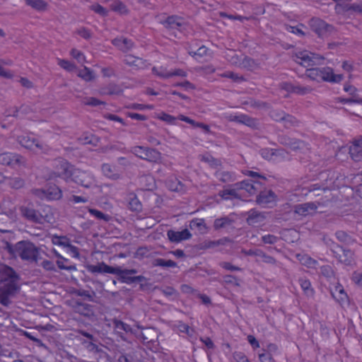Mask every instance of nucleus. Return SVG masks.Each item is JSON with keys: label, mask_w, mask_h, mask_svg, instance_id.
<instances>
[{"label": "nucleus", "mask_w": 362, "mask_h": 362, "mask_svg": "<svg viewBox=\"0 0 362 362\" xmlns=\"http://www.w3.org/2000/svg\"><path fill=\"white\" fill-rule=\"evenodd\" d=\"M162 23L167 28L178 29L183 25L184 19L177 16H168Z\"/></svg>", "instance_id": "27"}, {"label": "nucleus", "mask_w": 362, "mask_h": 362, "mask_svg": "<svg viewBox=\"0 0 362 362\" xmlns=\"http://www.w3.org/2000/svg\"><path fill=\"white\" fill-rule=\"evenodd\" d=\"M4 185H8L13 189H20L24 185V180L19 177H6Z\"/></svg>", "instance_id": "42"}, {"label": "nucleus", "mask_w": 362, "mask_h": 362, "mask_svg": "<svg viewBox=\"0 0 362 362\" xmlns=\"http://www.w3.org/2000/svg\"><path fill=\"white\" fill-rule=\"evenodd\" d=\"M284 149H272V148H262L260 150L262 157L268 160H275L276 157L281 156H284L285 153Z\"/></svg>", "instance_id": "25"}, {"label": "nucleus", "mask_w": 362, "mask_h": 362, "mask_svg": "<svg viewBox=\"0 0 362 362\" xmlns=\"http://www.w3.org/2000/svg\"><path fill=\"white\" fill-rule=\"evenodd\" d=\"M17 140L18 143L23 147L34 150L35 148L43 151L42 145L31 134L26 135L18 136Z\"/></svg>", "instance_id": "14"}, {"label": "nucleus", "mask_w": 362, "mask_h": 362, "mask_svg": "<svg viewBox=\"0 0 362 362\" xmlns=\"http://www.w3.org/2000/svg\"><path fill=\"white\" fill-rule=\"evenodd\" d=\"M155 265L161 267H175L177 266V263L171 259L166 260L159 258L155 260Z\"/></svg>", "instance_id": "57"}, {"label": "nucleus", "mask_w": 362, "mask_h": 362, "mask_svg": "<svg viewBox=\"0 0 362 362\" xmlns=\"http://www.w3.org/2000/svg\"><path fill=\"white\" fill-rule=\"evenodd\" d=\"M16 250L23 260L37 262L40 256L39 249L30 242H18L16 245Z\"/></svg>", "instance_id": "4"}, {"label": "nucleus", "mask_w": 362, "mask_h": 362, "mask_svg": "<svg viewBox=\"0 0 362 362\" xmlns=\"http://www.w3.org/2000/svg\"><path fill=\"white\" fill-rule=\"evenodd\" d=\"M152 72L154 75L163 78H170V71H168L166 67L164 66H160L156 67L153 66L152 68Z\"/></svg>", "instance_id": "47"}, {"label": "nucleus", "mask_w": 362, "mask_h": 362, "mask_svg": "<svg viewBox=\"0 0 362 362\" xmlns=\"http://www.w3.org/2000/svg\"><path fill=\"white\" fill-rule=\"evenodd\" d=\"M259 359L260 362H275L272 354L269 352H264L259 354Z\"/></svg>", "instance_id": "63"}, {"label": "nucleus", "mask_w": 362, "mask_h": 362, "mask_svg": "<svg viewBox=\"0 0 362 362\" xmlns=\"http://www.w3.org/2000/svg\"><path fill=\"white\" fill-rule=\"evenodd\" d=\"M20 210L24 218L35 223H51L54 219L52 208L49 206H43L40 211L29 206H21Z\"/></svg>", "instance_id": "2"}, {"label": "nucleus", "mask_w": 362, "mask_h": 362, "mask_svg": "<svg viewBox=\"0 0 362 362\" xmlns=\"http://www.w3.org/2000/svg\"><path fill=\"white\" fill-rule=\"evenodd\" d=\"M333 298L340 304L344 303L348 300V296L344 291L343 286L340 284L337 286L332 292Z\"/></svg>", "instance_id": "32"}, {"label": "nucleus", "mask_w": 362, "mask_h": 362, "mask_svg": "<svg viewBox=\"0 0 362 362\" xmlns=\"http://www.w3.org/2000/svg\"><path fill=\"white\" fill-rule=\"evenodd\" d=\"M349 154L354 161H362V139L354 142L349 148Z\"/></svg>", "instance_id": "23"}, {"label": "nucleus", "mask_w": 362, "mask_h": 362, "mask_svg": "<svg viewBox=\"0 0 362 362\" xmlns=\"http://www.w3.org/2000/svg\"><path fill=\"white\" fill-rule=\"evenodd\" d=\"M78 141L83 145L90 144L93 146H97L100 143V139L91 133H86L78 138Z\"/></svg>", "instance_id": "33"}, {"label": "nucleus", "mask_w": 362, "mask_h": 362, "mask_svg": "<svg viewBox=\"0 0 362 362\" xmlns=\"http://www.w3.org/2000/svg\"><path fill=\"white\" fill-rule=\"evenodd\" d=\"M88 270L93 274L100 273L116 274L119 272V269L109 266L105 262H100L95 265H89L88 267Z\"/></svg>", "instance_id": "16"}, {"label": "nucleus", "mask_w": 362, "mask_h": 362, "mask_svg": "<svg viewBox=\"0 0 362 362\" xmlns=\"http://www.w3.org/2000/svg\"><path fill=\"white\" fill-rule=\"evenodd\" d=\"M264 219V216L256 211L255 209H251L249 211L248 217L247 218V222L249 225H255L259 222H261Z\"/></svg>", "instance_id": "38"}, {"label": "nucleus", "mask_w": 362, "mask_h": 362, "mask_svg": "<svg viewBox=\"0 0 362 362\" xmlns=\"http://www.w3.org/2000/svg\"><path fill=\"white\" fill-rule=\"evenodd\" d=\"M69 181H72L86 188H89L95 185V180L91 173L85 170H81L75 168L73 170L71 177Z\"/></svg>", "instance_id": "9"}, {"label": "nucleus", "mask_w": 362, "mask_h": 362, "mask_svg": "<svg viewBox=\"0 0 362 362\" xmlns=\"http://www.w3.org/2000/svg\"><path fill=\"white\" fill-rule=\"evenodd\" d=\"M232 223V221L228 217H221L215 219L214 227L216 230H218L226 227Z\"/></svg>", "instance_id": "52"}, {"label": "nucleus", "mask_w": 362, "mask_h": 362, "mask_svg": "<svg viewBox=\"0 0 362 362\" xmlns=\"http://www.w3.org/2000/svg\"><path fill=\"white\" fill-rule=\"evenodd\" d=\"M189 227L191 229H197L199 232H203L206 229L205 221L204 218H194L190 221Z\"/></svg>", "instance_id": "44"}, {"label": "nucleus", "mask_w": 362, "mask_h": 362, "mask_svg": "<svg viewBox=\"0 0 362 362\" xmlns=\"http://www.w3.org/2000/svg\"><path fill=\"white\" fill-rule=\"evenodd\" d=\"M12 61L10 59L8 60H3L0 59V76H2L4 78H11L13 76V73L10 71L6 70L4 68V65H11Z\"/></svg>", "instance_id": "46"}, {"label": "nucleus", "mask_w": 362, "mask_h": 362, "mask_svg": "<svg viewBox=\"0 0 362 362\" xmlns=\"http://www.w3.org/2000/svg\"><path fill=\"white\" fill-rule=\"evenodd\" d=\"M335 11L338 13L348 12L350 11H354L358 13H362V2L345 5L337 3L335 6Z\"/></svg>", "instance_id": "22"}, {"label": "nucleus", "mask_w": 362, "mask_h": 362, "mask_svg": "<svg viewBox=\"0 0 362 362\" xmlns=\"http://www.w3.org/2000/svg\"><path fill=\"white\" fill-rule=\"evenodd\" d=\"M88 212L91 216H94L98 220H103L105 222H109L111 220V216L110 215L103 214L99 210L88 208Z\"/></svg>", "instance_id": "51"}, {"label": "nucleus", "mask_w": 362, "mask_h": 362, "mask_svg": "<svg viewBox=\"0 0 362 362\" xmlns=\"http://www.w3.org/2000/svg\"><path fill=\"white\" fill-rule=\"evenodd\" d=\"M352 281L358 286H362V273L354 272L351 277Z\"/></svg>", "instance_id": "64"}, {"label": "nucleus", "mask_w": 362, "mask_h": 362, "mask_svg": "<svg viewBox=\"0 0 362 362\" xmlns=\"http://www.w3.org/2000/svg\"><path fill=\"white\" fill-rule=\"evenodd\" d=\"M129 209L132 211H140L142 209V204L135 194L129 202Z\"/></svg>", "instance_id": "54"}, {"label": "nucleus", "mask_w": 362, "mask_h": 362, "mask_svg": "<svg viewBox=\"0 0 362 362\" xmlns=\"http://www.w3.org/2000/svg\"><path fill=\"white\" fill-rule=\"evenodd\" d=\"M33 110L30 105H23L18 109L12 108L5 111L4 113L6 117H16L22 119H28L30 120H35L34 117L32 116Z\"/></svg>", "instance_id": "13"}, {"label": "nucleus", "mask_w": 362, "mask_h": 362, "mask_svg": "<svg viewBox=\"0 0 362 362\" xmlns=\"http://www.w3.org/2000/svg\"><path fill=\"white\" fill-rule=\"evenodd\" d=\"M248 255H255L261 259V260L264 262L268 264H275L276 260L274 257L267 255L264 252L260 250H250L247 252Z\"/></svg>", "instance_id": "36"}, {"label": "nucleus", "mask_w": 362, "mask_h": 362, "mask_svg": "<svg viewBox=\"0 0 362 362\" xmlns=\"http://www.w3.org/2000/svg\"><path fill=\"white\" fill-rule=\"evenodd\" d=\"M167 235L169 240L173 243H179L182 240H189L192 237V234L187 228L181 231L170 230L168 231Z\"/></svg>", "instance_id": "20"}, {"label": "nucleus", "mask_w": 362, "mask_h": 362, "mask_svg": "<svg viewBox=\"0 0 362 362\" xmlns=\"http://www.w3.org/2000/svg\"><path fill=\"white\" fill-rule=\"evenodd\" d=\"M128 109L144 110H153L154 106L149 104H141V103H132L126 107Z\"/></svg>", "instance_id": "59"}, {"label": "nucleus", "mask_w": 362, "mask_h": 362, "mask_svg": "<svg viewBox=\"0 0 362 362\" xmlns=\"http://www.w3.org/2000/svg\"><path fill=\"white\" fill-rule=\"evenodd\" d=\"M276 202V195L272 192H261L257 197V202L264 207H269Z\"/></svg>", "instance_id": "19"}, {"label": "nucleus", "mask_w": 362, "mask_h": 362, "mask_svg": "<svg viewBox=\"0 0 362 362\" xmlns=\"http://www.w3.org/2000/svg\"><path fill=\"white\" fill-rule=\"evenodd\" d=\"M78 75L86 81H91L95 78L93 72L86 66L80 70Z\"/></svg>", "instance_id": "53"}, {"label": "nucleus", "mask_w": 362, "mask_h": 362, "mask_svg": "<svg viewBox=\"0 0 362 362\" xmlns=\"http://www.w3.org/2000/svg\"><path fill=\"white\" fill-rule=\"evenodd\" d=\"M33 193L41 199L59 200L62 197V189L56 185H49L47 189H35Z\"/></svg>", "instance_id": "10"}, {"label": "nucleus", "mask_w": 362, "mask_h": 362, "mask_svg": "<svg viewBox=\"0 0 362 362\" xmlns=\"http://www.w3.org/2000/svg\"><path fill=\"white\" fill-rule=\"evenodd\" d=\"M311 29L319 36L323 37L330 30L331 26L320 18H312L310 21Z\"/></svg>", "instance_id": "15"}, {"label": "nucleus", "mask_w": 362, "mask_h": 362, "mask_svg": "<svg viewBox=\"0 0 362 362\" xmlns=\"http://www.w3.org/2000/svg\"><path fill=\"white\" fill-rule=\"evenodd\" d=\"M20 286L16 279H5L0 284V304L8 306L16 293L19 291Z\"/></svg>", "instance_id": "3"}, {"label": "nucleus", "mask_w": 362, "mask_h": 362, "mask_svg": "<svg viewBox=\"0 0 362 362\" xmlns=\"http://www.w3.org/2000/svg\"><path fill=\"white\" fill-rule=\"evenodd\" d=\"M334 173L332 170H325V171H321L316 177H312L310 180H324L326 182V183L322 184V185H320L318 184L313 185L310 186V188L309 189V192H313L315 190L322 189L323 190L326 189H333L335 188V187H337V185L335 184V180H333L334 179Z\"/></svg>", "instance_id": "7"}, {"label": "nucleus", "mask_w": 362, "mask_h": 362, "mask_svg": "<svg viewBox=\"0 0 362 362\" xmlns=\"http://www.w3.org/2000/svg\"><path fill=\"white\" fill-rule=\"evenodd\" d=\"M343 78L341 74H334L333 69L330 67H323L321 69L320 81L340 82Z\"/></svg>", "instance_id": "18"}, {"label": "nucleus", "mask_w": 362, "mask_h": 362, "mask_svg": "<svg viewBox=\"0 0 362 362\" xmlns=\"http://www.w3.org/2000/svg\"><path fill=\"white\" fill-rule=\"evenodd\" d=\"M57 62L58 64L64 70L73 71L76 69L75 64L69 60L57 58Z\"/></svg>", "instance_id": "56"}, {"label": "nucleus", "mask_w": 362, "mask_h": 362, "mask_svg": "<svg viewBox=\"0 0 362 362\" xmlns=\"http://www.w3.org/2000/svg\"><path fill=\"white\" fill-rule=\"evenodd\" d=\"M25 162L24 158L16 153H0V164L8 165L11 168L20 167Z\"/></svg>", "instance_id": "12"}, {"label": "nucleus", "mask_w": 362, "mask_h": 362, "mask_svg": "<svg viewBox=\"0 0 362 362\" xmlns=\"http://www.w3.org/2000/svg\"><path fill=\"white\" fill-rule=\"evenodd\" d=\"M132 153L136 156L149 162L159 163L161 160V153L153 148L137 146L132 148Z\"/></svg>", "instance_id": "8"}, {"label": "nucleus", "mask_w": 362, "mask_h": 362, "mask_svg": "<svg viewBox=\"0 0 362 362\" xmlns=\"http://www.w3.org/2000/svg\"><path fill=\"white\" fill-rule=\"evenodd\" d=\"M124 88L119 85L115 83H110L107 86L103 87L100 89L99 93L100 95H120L123 93Z\"/></svg>", "instance_id": "26"}, {"label": "nucleus", "mask_w": 362, "mask_h": 362, "mask_svg": "<svg viewBox=\"0 0 362 362\" xmlns=\"http://www.w3.org/2000/svg\"><path fill=\"white\" fill-rule=\"evenodd\" d=\"M90 9L102 16H106L107 15V9L99 4L92 5Z\"/></svg>", "instance_id": "61"}, {"label": "nucleus", "mask_w": 362, "mask_h": 362, "mask_svg": "<svg viewBox=\"0 0 362 362\" xmlns=\"http://www.w3.org/2000/svg\"><path fill=\"white\" fill-rule=\"evenodd\" d=\"M218 195L226 200H232L238 198V195L235 189H224L220 191Z\"/></svg>", "instance_id": "45"}, {"label": "nucleus", "mask_w": 362, "mask_h": 362, "mask_svg": "<svg viewBox=\"0 0 362 362\" xmlns=\"http://www.w3.org/2000/svg\"><path fill=\"white\" fill-rule=\"evenodd\" d=\"M112 43L123 52H127L133 46V42L125 37H116L112 40Z\"/></svg>", "instance_id": "28"}, {"label": "nucleus", "mask_w": 362, "mask_h": 362, "mask_svg": "<svg viewBox=\"0 0 362 362\" xmlns=\"http://www.w3.org/2000/svg\"><path fill=\"white\" fill-rule=\"evenodd\" d=\"M272 117H273L276 121L284 120L286 123H291L292 126H298V122L294 117L289 115H286L284 112H282L279 116H275L274 114H272Z\"/></svg>", "instance_id": "48"}, {"label": "nucleus", "mask_w": 362, "mask_h": 362, "mask_svg": "<svg viewBox=\"0 0 362 362\" xmlns=\"http://www.w3.org/2000/svg\"><path fill=\"white\" fill-rule=\"evenodd\" d=\"M178 119L179 120L185 122L194 127L202 128L205 132V133H209L210 132V127L208 124H206L202 122H196L194 119L184 115H179Z\"/></svg>", "instance_id": "31"}, {"label": "nucleus", "mask_w": 362, "mask_h": 362, "mask_svg": "<svg viewBox=\"0 0 362 362\" xmlns=\"http://www.w3.org/2000/svg\"><path fill=\"white\" fill-rule=\"evenodd\" d=\"M175 329L180 333L185 334L188 336H192L193 329L187 324L182 321H177L175 325Z\"/></svg>", "instance_id": "43"}, {"label": "nucleus", "mask_w": 362, "mask_h": 362, "mask_svg": "<svg viewBox=\"0 0 362 362\" xmlns=\"http://www.w3.org/2000/svg\"><path fill=\"white\" fill-rule=\"evenodd\" d=\"M70 54L79 63H85L86 62L84 54L77 49H72L70 52Z\"/></svg>", "instance_id": "58"}, {"label": "nucleus", "mask_w": 362, "mask_h": 362, "mask_svg": "<svg viewBox=\"0 0 362 362\" xmlns=\"http://www.w3.org/2000/svg\"><path fill=\"white\" fill-rule=\"evenodd\" d=\"M306 75L311 80L320 82L321 78V69L308 68L306 69Z\"/></svg>", "instance_id": "49"}, {"label": "nucleus", "mask_w": 362, "mask_h": 362, "mask_svg": "<svg viewBox=\"0 0 362 362\" xmlns=\"http://www.w3.org/2000/svg\"><path fill=\"white\" fill-rule=\"evenodd\" d=\"M188 53L190 56H192L193 58H194L197 60H199L200 58L203 57H206L210 54V49H208L206 47L202 45L199 47V49L195 51H188Z\"/></svg>", "instance_id": "41"}, {"label": "nucleus", "mask_w": 362, "mask_h": 362, "mask_svg": "<svg viewBox=\"0 0 362 362\" xmlns=\"http://www.w3.org/2000/svg\"><path fill=\"white\" fill-rule=\"evenodd\" d=\"M166 185L170 191L173 192H182L185 189L184 185L177 178L168 180Z\"/></svg>", "instance_id": "40"}, {"label": "nucleus", "mask_w": 362, "mask_h": 362, "mask_svg": "<svg viewBox=\"0 0 362 362\" xmlns=\"http://www.w3.org/2000/svg\"><path fill=\"white\" fill-rule=\"evenodd\" d=\"M280 142L283 144H285V145H289L291 146V148L294 150V151H296L298 149H300L301 148H303L304 146H305V143L303 141H294L293 142H291V143H286L285 141H283V139H281L280 140Z\"/></svg>", "instance_id": "60"}, {"label": "nucleus", "mask_w": 362, "mask_h": 362, "mask_svg": "<svg viewBox=\"0 0 362 362\" xmlns=\"http://www.w3.org/2000/svg\"><path fill=\"white\" fill-rule=\"evenodd\" d=\"M53 244L59 246L70 247L69 240L65 236L54 235L52 237Z\"/></svg>", "instance_id": "55"}, {"label": "nucleus", "mask_w": 362, "mask_h": 362, "mask_svg": "<svg viewBox=\"0 0 362 362\" xmlns=\"http://www.w3.org/2000/svg\"><path fill=\"white\" fill-rule=\"evenodd\" d=\"M233 119L249 127H252L255 124V120L254 119L243 114L235 115Z\"/></svg>", "instance_id": "50"}, {"label": "nucleus", "mask_w": 362, "mask_h": 362, "mask_svg": "<svg viewBox=\"0 0 362 362\" xmlns=\"http://www.w3.org/2000/svg\"><path fill=\"white\" fill-rule=\"evenodd\" d=\"M101 169L103 175L108 178L117 180L119 177V173L115 166L105 163Z\"/></svg>", "instance_id": "29"}, {"label": "nucleus", "mask_w": 362, "mask_h": 362, "mask_svg": "<svg viewBox=\"0 0 362 362\" xmlns=\"http://www.w3.org/2000/svg\"><path fill=\"white\" fill-rule=\"evenodd\" d=\"M281 89L287 91L288 93H293L299 95H305L311 91L309 87L293 86L291 83L284 82L281 84Z\"/></svg>", "instance_id": "21"}, {"label": "nucleus", "mask_w": 362, "mask_h": 362, "mask_svg": "<svg viewBox=\"0 0 362 362\" xmlns=\"http://www.w3.org/2000/svg\"><path fill=\"white\" fill-rule=\"evenodd\" d=\"M298 282L305 296L309 297H313L314 296V289L313 288L311 283L308 279L300 278L299 279Z\"/></svg>", "instance_id": "35"}, {"label": "nucleus", "mask_w": 362, "mask_h": 362, "mask_svg": "<svg viewBox=\"0 0 362 362\" xmlns=\"http://www.w3.org/2000/svg\"><path fill=\"white\" fill-rule=\"evenodd\" d=\"M332 250L340 262L346 266L355 264L354 252L351 250H346L339 245H334Z\"/></svg>", "instance_id": "11"}, {"label": "nucleus", "mask_w": 362, "mask_h": 362, "mask_svg": "<svg viewBox=\"0 0 362 362\" xmlns=\"http://www.w3.org/2000/svg\"><path fill=\"white\" fill-rule=\"evenodd\" d=\"M296 258L301 264L308 268H315L317 264V261L306 254H298Z\"/></svg>", "instance_id": "34"}, {"label": "nucleus", "mask_w": 362, "mask_h": 362, "mask_svg": "<svg viewBox=\"0 0 362 362\" xmlns=\"http://www.w3.org/2000/svg\"><path fill=\"white\" fill-rule=\"evenodd\" d=\"M221 77L230 78L234 81H239L240 80H243L242 76H239L238 74L232 72V71H226L223 74L220 75Z\"/></svg>", "instance_id": "62"}, {"label": "nucleus", "mask_w": 362, "mask_h": 362, "mask_svg": "<svg viewBox=\"0 0 362 362\" xmlns=\"http://www.w3.org/2000/svg\"><path fill=\"white\" fill-rule=\"evenodd\" d=\"M155 117L160 121L165 122L170 125H176V120L179 119L178 117H175L170 114H168L165 112H160L157 113Z\"/></svg>", "instance_id": "37"}, {"label": "nucleus", "mask_w": 362, "mask_h": 362, "mask_svg": "<svg viewBox=\"0 0 362 362\" xmlns=\"http://www.w3.org/2000/svg\"><path fill=\"white\" fill-rule=\"evenodd\" d=\"M57 265L59 269L69 272L76 271L77 269L76 265L72 264L69 259L64 257L61 255H57Z\"/></svg>", "instance_id": "30"}, {"label": "nucleus", "mask_w": 362, "mask_h": 362, "mask_svg": "<svg viewBox=\"0 0 362 362\" xmlns=\"http://www.w3.org/2000/svg\"><path fill=\"white\" fill-rule=\"evenodd\" d=\"M317 209V205L314 202H308L295 206L294 211L301 216L312 215Z\"/></svg>", "instance_id": "17"}, {"label": "nucleus", "mask_w": 362, "mask_h": 362, "mask_svg": "<svg viewBox=\"0 0 362 362\" xmlns=\"http://www.w3.org/2000/svg\"><path fill=\"white\" fill-rule=\"evenodd\" d=\"M294 60L301 66L308 68L316 64H320L324 57L315 53L303 50L296 52Z\"/></svg>", "instance_id": "6"}, {"label": "nucleus", "mask_w": 362, "mask_h": 362, "mask_svg": "<svg viewBox=\"0 0 362 362\" xmlns=\"http://www.w3.org/2000/svg\"><path fill=\"white\" fill-rule=\"evenodd\" d=\"M124 62L132 66L137 69H145L148 66V64L146 60L140 57H136L133 55H126Z\"/></svg>", "instance_id": "24"}, {"label": "nucleus", "mask_w": 362, "mask_h": 362, "mask_svg": "<svg viewBox=\"0 0 362 362\" xmlns=\"http://www.w3.org/2000/svg\"><path fill=\"white\" fill-rule=\"evenodd\" d=\"M52 167V170L46 169L43 173V177L46 180H55L59 177L66 182H69L74 169L73 165L64 158H58L53 161Z\"/></svg>", "instance_id": "1"}, {"label": "nucleus", "mask_w": 362, "mask_h": 362, "mask_svg": "<svg viewBox=\"0 0 362 362\" xmlns=\"http://www.w3.org/2000/svg\"><path fill=\"white\" fill-rule=\"evenodd\" d=\"M24 1L28 6L38 11H45L47 8V3L44 0H24Z\"/></svg>", "instance_id": "39"}, {"label": "nucleus", "mask_w": 362, "mask_h": 362, "mask_svg": "<svg viewBox=\"0 0 362 362\" xmlns=\"http://www.w3.org/2000/svg\"><path fill=\"white\" fill-rule=\"evenodd\" d=\"M245 175L253 178L252 180H243L240 183V187L245 189L250 194H255L264 185L266 177L252 170H245Z\"/></svg>", "instance_id": "5"}]
</instances>
